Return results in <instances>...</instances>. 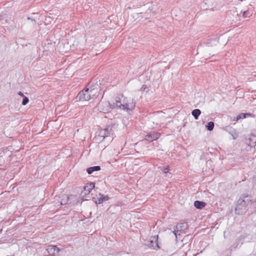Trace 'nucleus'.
Masks as SVG:
<instances>
[{
	"label": "nucleus",
	"instance_id": "nucleus-18",
	"mask_svg": "<svg viewBox=\"0 0 256 256\" xmlns=\"http://www.w3.org/2000/svg\"><path fill=\"white\" fill-rule=\"evenodd\" d=\"M246 118V113H241L236 118V120H238L240 119L241 118Z\"/></svg>",
	"mask_w": 256,
	"mask_h": 256
},
{
	"label": "nucleus",
	"instance_id": "nucleus-28",
	"mask_svg": "<svg viewBox=\"0 0 256 256\" xmlns=\"http://www.w3.org/2000/svg\"><path fill=\"white\" fill-rule=\"evenodd\" d=\"M246 117L247 116H253V115L252 114H250V113H246Z\"/></svg>",
	"mask_w": 256,
	"mask_h": 256
},
{
	"label": "nucleus",
	"instance_id": "nucleus-9",
	"mask_svg": "<svg viewBox=\"0 0 256 256\" xmlns=\"http://www.w3.org/2000/svg\"><path fill=\"white\" fill-rule=\"evenodd\" d=\"M164 113L162 112H158L156 115V122H163L165 121V118L164 116Z\"/></svg>",
	"mask_w": 256,
	"mask_h": 256
},
{
	"label": "nucleus",
	"instance_id": "nucleus-21",
	"mask_svg": "<svg viewBox=\"0 0 256 256\" xmlns=\"http://www.w3.org/2000/svg\"><path fill=\"white\" fill-rule=\"evenodd\" d=\"M28 20L30 21V22L32 26H34L36 24V21L35 20H34L30 17L28 18Z\"/></svg>",
	"mask_w": 256,
	"mask_h": 256
},
{
	"label": "nucleus",
	"instance_id": "nucleus-27",
	"mask_svg": "<svg viewBox=\"0 0 256 256\" xmlns=\"http://www.w3.org/2000/svg\"><path fill=\"white\" fill-rule=\"evenodd\" d=\"M60 251V249L56 246L55 252H58Z\"/></svg>",
	"mask_w": 256,
	"mask_h": 256
},
{
	"label": "nucleus",
	"instance_id": "nucleus-19",
	"mask_svg": "<svg viewBox=\"0 0 256 256\" xmlns=\"http://www.w3.org/2000/svg\"><path fill=\"white\" fill-rule=\"evenodd\" d=\"M218 40L216 39V40H212L210 42H208V46H214V45H216V43H218Z\"/></svg>",
	"mask_w": 256,
	"mask_h": 256
},
{
	"label": "nucleus",
	"instance_id": "nucleus-15",
	"mask_svg": "<svg viewBox=\"0 0 256 256\" xmlns=\"http://www.w3.org/2000/svg\"><path fill=\"white\" fill-rule=\"evenodd\" d=\"M55 249L56 246H48L47 248V251L50 254L54 255L55 254Z\"/></svg>",
	"mask_w": 256,
	"mask_h": 256
},
{
	"label": "nucleus",
	"instance_id": "nucleus-3",
	"mask_svg": "<svg viewBox=\"0 0 256 256\" xmlns=\"http://www.w3.org/2000/svg\"><path fill=\"white\" fill-rule=\"evenodd\" d=\"M115 106L120 110H130L135 107V102L134 100L130 98H124L122 102L120 98L116 100Z\"/></svg>",
	"mask_w": 256,
	"mask_h": 256
},
{
	"label": "nucleus",
	"instance_id": "nucleus-20",
	"mask_svg": "<svg viewBox=\"0 0 256 256\" xmlns=\"http://www.w3.org/2000/svg\"><path fill=\"white\" fill-rule=\"evenodd\" d=\"M28 101H29V100H28V98H27L26 96H24L23 98V100L22 102V105H24V106L26 105L28 103Z\"/></svg>",
	"mask_w": 256,
	"mask_h": 256
},
{
	"label": "nucleus",
	"instance_id": "nucleus-10",
	"mask_svg": "<svg viewBox=\"0 0 256 256\" xmlns=\"http://www.w3.org/2000/svg\"><path fill=\"white\" fill-rule=\"evenodd\" d=\"M109 198L108 196H104L101 194H99L97 197V201L96 202L101 204L104 201L108 200Z\"/></svg>",
	"mask_w": 256,
	"mask_h": 256
},
{
	"label": "nucleus",
	"instance_id": "nucleus-4",
	"mask_svg": "<svg viewBox=\"0 0 256 256\" xmlns=\"http://www.w3.org/2000/svg\"><path fill=\"white\" fill-rule=\"evenodd\" d=\"M114 108H116L115 106V103L112 106L108 101H100L98 104V110L104 113L109 112L111 109Z\"/></svg>",
	"mask_w": 256,
	"mask_h": 256
},
{
	"label": "nucleus",
	"instance_id": "nucleus-23",
	"mask_svg": "<svg viewBox=\"0 0 256 256\" xmlns=\"http://www.w3.org/2000/svg\"><path fill=\"white\" fill-rule=\"evenodd\" d=\"M66 198V200H62V202H61V204H66V203L68 202V196H64Z\"/></svg>",
	"mask_w": 256,
	"mask_h": 256
},
{
	"label": "nucleus",
	"instance_id": "nucleus-5",
	"mask_svg": "<svg viewBox=\"0 0 256 256\" xmlns=\"http://www.w3.org/2000/svg\"><path fill=\"white\" fill-rule=\"evenodd\" d=\"M160 134L156 132H151L145 136V140L147 141L152 142L160 137Z\"/></svg>",
	"mask_w": 256,
	"mask_h": 256
},
{
	"label": "nucleus",
	"instance_id": "nucleus-8",
	"mask_svg": "<svg viewBox=\"0 0 256 256\" xmlns=\"http://www.w3.org/2000/svg\"><path fill=\"white\" fill-rule=\"evenodd\" d=\"M152 240H150V246L152 247L154 249H158L160 248L158 243V236H156L152 237Z\"/></svg>",
	"mask_w": 256,
	"mask_h": 256
},
{
	"label": "nucleus",
	"instance_id": "nucleus-12",
	"mask_svg": "<svg viewBox=\"0 0 256 256\" xmlns=\"http://www.w3.org/2000/svg\"><path fill=\"white\" fill-rule=\"evenodd\" d=\"M206 204L205 202L199 200H196L194 202V206L198 208L202 209L206 206Z\"/></svg>",
	"mask_w": 256,
	"mask_h": 256
},
{
	"label": "nucleus",
	"instance_id": "nucleus-14",
	"mask_svg": "<svg viewBox=\"0 0 256 256\" xmlns=\"http://www.w3.org/2000/svg\"><path fill=\"white\" fill-rule=\"evenodd\" d=\"M200 113L201 112L199 109H195L192 112V115L194 116L196 120L198 119V116L200 115Z\"/></svg>",
	"mask_w": 256,
	"mask_h": 256
},
{
	"label": "nucleus",
	"instance_id": "nucleus-7",
	"mask_svg": "<svg viewBox=\"0 0 256 256\" xmlns=\"http://www.w3.org/2000/svg\"><path fill=\"white\" fill-rule=\"evenodd\" d=\"M112 132V128H106L103 130H101L99 133V136L104 138L106 136H108Z\"/></svg>",
	"mask_w": 256,
	"mask_h": 256
},
{
	"label": "nucleus",
	"instance_id": "nucleus-11",
	"mask_svg": "<svg viewBox=\"0 0 256 256\" xmlns=\"http://www.w3.org/2000/svg\"><path fill=\"white\" fill-rule=\"evenodd\" d=\"M94 188V184L92 182L90 184H87L84 187V191L85 192V194H90L92 190Z\"/></svg>",
	"mask_w": 256,
	"mask_h": 256
},
{
	"label": "nucleus",
	"instance_id": "nucleus-17",
	"mask_svg": "<svg viewBox=\"0 0 256 256\" xmlns=\"http://www.w3.org/2000/svg\"><path fill=\"white\" fill-rule=\"evenodd\" d=\"M242 15L244 18H249L251 16V14L249 11L246 10L243 12Z\"/></svg>",
	"mask_w": 256,
	"mask_h": 256
},
{
	"label": "nucleus",
	"instance_id": "nucleus-6",
	"mask_svg": "<svg viewBox=\"0 0 256 256\" xmlns=\"http://www.w3.org/2000/svg\"><path fill=\"white\" fill-rule=\"evenodd\" d=\"M186 224L184 223H180L177 224L176 226V228L174 229L173 233L176 236V238H178V236H180V234H178V232L182 230V228L186 226Z\"/></svg>",
	"mask_w": 256,
	"mask_h": 256
},
{
	"label": "nucleus",
	"instance_id": "nucleus-25",
	"mask_svg": "<svg viewBox=\"0 0 256 256\" xmlns=\"http://www.w3.org/2000/svg\"><path fill=\"white\" fill-rule=\"evenodd\" d=\"M18 94L19 96H21L23 97V98H24V96H24V94H22V92H18Z\"/></svg>",
	"mask_w": 256,
	"mask_h": 256
},
{
	"label": "nucleus",
	"instance_id": "nucleus-22",
	"mask_svg": "<svg viewBox=\"0 0 256 256\" xmlns=\"http://www.w3.org/2000/svg\"><path fill=\"white\" fill-rule=\"evenodd\" d=\"M4 18L3 16H0V23L1 24H4V23L7 22V20H4V22H4L2 21V20H3V19H4Z\"/></svg>",
	"mask_w": 256,
	"mask_h": 256
},
{
	"label": "nucleus",
	"instance_id": "nucleus-26",
	"mask_svg": "<svg viewBox=\"0 0 256 256\" xmlns=\"http://www.w3.org/2000/svg\"><path fill=\"white\" fill-rule=\"evenodd\" d=\"M168 172V168H164V173L166 174V173Z\"/></svg>",
	"mask_w": 256,
	"mask_h": 256
},
{
	"label": "nucleus",
	"instance_id": "nucleus-2",
	"mask_svg": "<svg viewBox=\"0 0 256 256\" xmlns=\"http://www.w3.org/2000/svg\"><path fill=\"white\" fill-rule=\"evenodd\" d=\"M252 198L248 195H242L237 201L235 212L238 214H243L248 210V206L251 203Z\"/></svg>",
	"mask_w": 256,
	"mask_h": 256
},
{
	"label": "nucleus",
	"instance_id": "nucleus-13",
	"mask_svg": "<svg viewBox=\"0 0 256 256\" xmlns=\"http://www.w3.org/2000/svg\"><path fill=\"white\" fill-rule=\"evenodd\" d=\"M100 170V166H94L92 167L88 168L86 170V172L88 174H92L94 171H98Z\"/></svg>",
	"mask_w": 256,
	"mask_h": 256
},
{
	"label": "nucleus",
	"instance_id": "nucleus-24",
	"mask_svg": "<svg viewBox=\"0 0 256 256\" xmlns=\"http://www.w3.org/2000/svg\"><path fill=\"white\" fill-rule=\"evenodd\" d=\"M147 88L146 85H142V90H145Z\"/></svg>",
	"mask_w": 256,
	"mask_h": 256
},
{
	"label": "nucleus",
	"instance_id": "nucleus-1",
	"mask_svg": "<svg viewBox=\"0 0 256 256\" xmlns=\"http://www.w3.org/2000/svg\"><path fill=\"white\" fill-rule=\"evenodd\" d=\"M99 90L98 84L87 86L78 94L76 98L77 101H87L95 98L99 95Z\"/></svg>",
	"mask_w": 256,
	"mask_h": 256
},
{
	"label": "nucleus",
	"instance_id": "nucleus-16",
	"mask_svg": "<svg viewBox=\"0 0 256 256\" xmlns=\"http://www.w3.org/2000/svg\"><path fill=\"white\" fill-rule=\"evenodd\" d=\"M206 126L208 130L211 131L214 129V123L212 122H208Z\"/></svg>",
	"mask_w": 256,
	"mask_h": 256
}]
</instances>
